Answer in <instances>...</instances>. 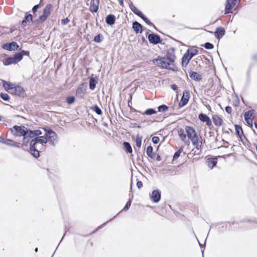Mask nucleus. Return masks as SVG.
<instances>
[{
    "mask_svg": "<svg viewBox=\"0 0 257 257\" xmlns=\"http://www.w3.org/2000/svg\"><path fill=\"white\" fill-rule=\"evenodd\" d=\"M36 19H33V15L29 12H26L24 20L21 22V26L23 28H25L27 24V23L31 22L35 25H39V23L35 22Z\"/></svg>",
    "mask_w": 257,
    "mask_h": 257,
    "instance_id": "6e6552de",
    "label": "nucleus"
},
{
    "mask_svg": "<svg viewBox=\"0 0 257 257\" xmlns=\"http://www.w3.org/2000/svg\"><path fill=\"white\" fill-rule=\"evenodd\" d=\"M33 139L30 141V149H34L36 148V146L38 144L35 138H32Z\"/></svg>",
    "mask_w": 257,
    "mask_h": 257,
    "instance_id": "de8ad7c7",
    "label": "nucleus"
},
{
    "mask_svg": "<svg viewBox=\"0 0 257 257\" xmlns=\"http://www.w3.org/2000/svg\"><path fill=\"white\" fill-rule=\"evenodd\" d=\"M194 56L190 52V50L187 49L186 52L184 54L181 59V64L183 67H185L188 64L190 61Z\"/></svg>",
    "mask_w": 257,
    "mask_h": 257,
    "instance_id": "9b49d317",
    "label": "nucleus"
},
{
    "mask_svg": "<svg viewBox=\"0 0 257 257\" xmlns=\"http://www.w3.org/2000/svg\"><path fill=\"white\" fill-rule=\"evenodd\" d=\"M183 147H181L176 152H175L173 155L172 160H176L180 156V154L183 152Z\"/></svg>",
    "mask_w": 257,
    "mask_h": 257,
    "instance_id": "f704fd0d",
    "label": "nucleus"
},
{
    "mask_svg": "<svg viewBox=\"0 0 257 257\" xmlns=\"http://www.w3.org/2000/svg\"><path fill=\"white\" fill-rule=\"evenodd\" d=\"M132 29L136 34H142L145 30V28L136 21L133 22Z\"/></svg>",
    "mask_w": 257,
    "mask_h": 257,
    "instance_id": "dca6fc26",
    "label": "nucleus"
},
{
    "mask_svg": "<svg viewBox=\"0 0 257 257\" xmlns=\"http://www.w3.org/2000/svg\"><path fill=\"white\" fill-rule=\"evenodd\" d=\"M87 87V83H82L77 87L76 91V96L78 98H83Z\"/></svg>",
    "mask_w": 257,
    "mask_h": 257,
    "instance_id": "9d476101",
    "label": "nucleus"
},
{
    "mask_svg": "<svg viewBox=\"0 0 257 257\" xmlns=\"http://www.w3.org/2000/svg\"><path fill=\"white\" fill-rule=\"evenodd\" d=\"M0 97L5 101H8L10 99V96L6 93H0Z\"/></svg>",
    "mask_w": 257,
    "mask_h": 257,
    "instance_id": "49530a36",
    "label": "nucleus"
},
{
    "mask_svg": "<svg viewBox=\"0 0 257 257\" xmlns=\"http://www.w3.org/2000/svg\"><path fill=\"white\" fill-rule=\"evenodd\" d=\"M158 111L161 112H164L169 109V107L166 104H162L158 106Z\"/></svg>",
    "mask_w": 257,
    "mask_h": 257,
    "instance_id": "58836bf2",
    "label": "nucleus"
},
{
    "mask_svg": "<svg viewBox=\"0 0 257 257\" xmlns=\"http://www.w3.org/2000/svg\"><path fill=\"white\" fill-rule=\"evenodd\" d=\"M209 117L206 114L200 113L198 115L199 119L202 122H205Z\"/></svg>",
    "mask_w": 257,
    "mask_h": 257,
    "instance_id": "ea45409f",
    "label": "nucleus"
},
{
    "mask_svg": "<svg viewBox=\"0 0 257 257\" xmlns=\"http://www.w3.org/2000/svg\"><path fill=\"white\" fill-rule=\"evenodd\" d=\"M23 143L22 145V149L23 150L25 151H29L28 149H26L24 148L25 147H27L28 146L29 144H30V138L28 137L27 135L24 136L23 137Z\"/></svg>",
    "mask_w": 257,
    "mask_h": 257,
    "instance_id": "bb28decb",
    "label": "nucleus"
},
{
    "mask_svg": "<svg viewBox=\"0 0 257 257\" xmlns=\"http://www.w3.org/2000/svg\"><path fill=\"white\" fill-rule=\"evenodd\" d=\"M156 61L157 66L161 68L167 69L170 66H171L174 62H171L169 61V59L165 57H161L159 56L157 58L154 60Z\"/></svg>",
    "mask_w": 257,
    "mask_h": 257,
    "instance_id": "423d86ee",
    "label": "nucleus"
},
{
    "mask_svg": "<svg viewBox=\"0 0 257 257\" xmlns=\"http://www.w3.org/2000/svg\"><path fill=\"white\" fill-rule=\"evenodd\" d=\"M15 142L11 139H6L5 141V145L13 147Z\"/></svg>",
    "mask_w": 257,
    "mask_h": 257,
    "instance_id": "864d4df0",
    "label": "nucleus"
},
{
    "mask_svg": "<svg viewBox=\"0 0 257 257\" xmlns=\"http://www.w3.org/2000/svg\"><path fill=\"white\" fill-rule=\"evenodd\" d=\"M40 8V4H37V5H35L33 8H32V12L33 13H34V14H35L37 11H38V10Z\"/></svg>",
    "mask_w": 257,
    "mask_h": 257,
    "instance_id": "bf43d9fd",
    "label": "nucleus"
},
{
    "mask_svg": "<svg viewBox=\"0 0 257 257\" xmlns=\"http://www.w3.org/2000/svg\"><path fill=\"white\" fill-rule=\"evenodd\" d=\"M225 110L228 114H231L232 112V108L230 106H226L225 107Z\"/></svg>",
    "mask_w": 257,
    "mask_h": 257,
    "instance_id": "69168bd1",
    "label": "nucleus"
},
{
    "mask_svg": "<svg viewBox=\"0 0 257 257\" xmlns=\"http://www.w3.org/2000/svg\"><path fill=\"white\" fill-rule=\"evenodd\" d=\"M251 58L252 60L254 61L257 62V53L253 54L251 57Z\"/></svg>",
    "mask_w": 257,
    "mask_h": 257,
    "instance_id": "774afa93",
    "label": "nucleus"
},
{
    "mask_svg": "<svg viewBox=\"0 0 257 257\" xmlns=\"http://www.w3.org/2000/svg\"><path fill=\"white\" fill-rule=\"evenodd\" d=\"M99 0H91L89 11L92 13H96L99 9Z\"/></svg>",
    "mask_w": 257,
    "mask_h": 257,
    "instance_id": "4be33fe9",
    "label": "nucleus"
},
{
    "mask_svg": "<svg viewBox=\"0 0 257 257\" xmlns=\"http://www.w3.org/2000/svg\"><path fill=\"white\" fill-rule=\"evenodd\" d=\"M178 134L182 141H185L186 139V134H185L184 130L183 128H180L178 129Z\"/></svg>",
    "mask_w": 257,
    "mask_h": 257,
    "instance_id": "7c9ffc66",
    "label": "nucleus"
},
{
    "mask_svg": "<svg viewBox=\"0 0 257 257\" xmlns=\"http://www.w3.org/2000/svg\"><path fill=\"white\" fill-rule=\"evenodd\" d=\"M29 151L31 155L35 158H38L40 156V151H38L36 148H34V149H30Z\"/></svg>",
    "mask_w": 257,
    "mask_h": 257,
    "instance_id": "72a5a7b5",
    "label": "nucleus"
},
{
    "mask_svg": "<svg viewBox=\"0 0 257 257\" xmlns=\"http://www.w3.org/2000/svg\"><path fill=\"white\" fill-rule=\"evenodd\" d=\"M16 53L19 54L20 55V56H21V60L23 59L24 55L29 56V54H30L29 51L24 50H20L19 51H18Z\"/></svg>",
    "mask_w": 257,
    "mask_h": 257,
    "instance_id": "37998d69",
    "label": "nucleus"
},
{
    "mask_svg": "<svg viewBox=\"0 0 257 257\" xmlns=\"http://www.w3.org/2000/svg\"><path fill=\"white\" fill-rule=\"evenodd\" d=\"M150 158L157 161H160L161 160V156L159 154H156L154 152V155L153 157H149Z\"/></svg>",
    "mask_w": 257,
    "mask_h": 257,
    "instance_id": "3c124183",
    "label": "nucleus"
},
{
    "mask_svg": "<svg viewBox=\"0 0 257 257\" xmlns=\"http://www.w3.org/2000/svg\"><path fill=\"white\" fill-rule=\"evenodd\" d=\"M225 30L223 27H218L216 28L214 32V36L217 39L219 40L225 35Z\"/></svg>",
    "mask_w": 257,
    "mask_h": 257,
    "instance_id": "6ab92c4d",
    "label": "nucleus"
},
{
    "mask_svg": "<svg viewBox=\"0 0 257 257\" xmlns=\"http://www.w3.org/2000/svg\"><path fill=\"white\" fill-rule=\"evenodd\" d=\"M190 96L189 91L187 90H184L179 102V108H182L187 105L189 100Z\"/></svg>",
    "mask_w": 257,
    "mask_h": 257,
    "instance_id": "f8f14e48",
    "label": "nucleus"
},
{
    "mask_svg": "<svg viewBox=\"0 0 257 257\" xmlns=\"http://www.w3.org/2000/svg\"><path fill=\"white\" fill-rule=\"evenodd\" d=\"M135 14L137 15L140 18H142L145 15L142 13V11L139 10V9L135 13Z\"/></svg>",
    "mask_w": 257,
    "mask_h": 257,
    "instance_id": "680f3d73",
    "label": "nucleus"
},
{
    "mask_svg": "<svg viewBox=\"0 0 257 257\" xmlns=\"http://www.w3.org/2000/svg\"><path fill=\"white\" fill-rule=\"evenodd\" d=\"M70 22V19L68 18L62 19L61 20V24L63 25H66Z\"/></svg>",
    "mask_w": 257,
    "mask_h": 257,
    "instance_id": "e2e57ef3",
    "label": "nucleus"
},
{
    "mask_svg": "<svg viewBox=\"0 0 257 257\" xmlns=\"http://www.w3.org/2000/svg\"><path fill=\"white\" fill-rule=\"evenodd\" d=\"M252 110H249L248 111H246L244 113V120L248 119H251V116L253 114Z\"/></svg>",
    "mask_w": 257,
    "mask_h": 257,
    "instance_id": "c03bdc74",
    "label": "nucleus"
},
{
    "mask_svg": "<svg viewBox=\"0 0 257 257\" xmlns=\"http://www.w3.org/2000/svg\"><path fill=\"white\" fill-rule=\"evenodd\" d=\"M113 219V218H111L110 219V220L107 221L106 222L103 223V224H102L101 225H100V226H98L95 230H94L92 233L93 234V233H96L98 230L100 229L101 228H102V227H103L104 226L106 225V224L109 221H110L111 220H112Z\"/></svg>",
    "mask_w": 257,
    "mask_h": 257,
    "instance_id": "09e8293b",
    "label": "nucleus"
},
{
    "mask_svg": "<svg viewBox=\"0 0 257 257\" xmlns=\"http://www.w3.org/2000/svg\"><path fill=\"white\" fill-rule=\"evenodd\" d=\"M143 184L141 181H138L137 182V186L138 189H140L143 187Z\"/></svg>",
    "mask_w": 257,
    "mask_h": 257,
    "instance_id": "338daca9",
    "label": "nucleus"
},
{
    "mask_svg": "<svg viewBox=\"0 0 257 257\" xmlns=\"http://www.w3.org/2000/svg\"><path fill=\"white\" fill-rule=\"evenodd\" d=\"M90 109L94 111L97 114L101 115L102 114V111L100 107L97 105L95 104L90 107Z\"/></svg>",
    "mask_w": 257,
    "mask_h": 257,
    "instance_id": "473e14b6",
    "label": "nucleus"
},
{
    "mask_svg": "<svg viewBox=\"0 0 257 257\" xmlns=\"http://www.w3.org/2000/svg\"><path fill=\"white\" fill-rule=\"evenodd\" d=\"M157 113V111L154 109L152 108H150L147 109L143 114H146L147 115H151L152 114H156Z\"/></svg>",
    "mask_w": 257,
    "mask_h": 257,
    "instance_id": "e433bc0d",
    "label": "nucleus"
},
{
    "mask_svg": "<svg viewBox=\"0 0 257 257\" xmlns=\"http://www.w3.org/2000/svg\"><path fill=\"white\" fill-rule=\"evenodd\" d=\"M236 135L240 139L242 140V138L243 137L244 139L247 140L246 138L243 135V131L241 126L239 124H235L234 125Z\"/></svg>",
    "mask_w": 257,
    "mask_h": 257,
    "instance_id": "5701e85b",
    "label": "nucleus"
},
{
    "mask_svg": "<svg viewBox=\"0 0 257 257\" xmlns=\"http://www.w3.org/2000/svg\"><path fill=\"white\" fill-rule=\"evenodd\" d=\"M97 80L98 79L96 77L91 76L89 78V86L90 89L92 90L94 89L97 83Z\"/></svg>",
    "mask_w": 257,
    "mask_h": 257,
    "instance_id": "cd10ccee",
    "label": "nucleus"
},
{
    "mask_svg": "<svg viewBox=\"0 0 257 257\" xmlns=\"http://www.w3.org/2000/svg\"><path fill=\"white\" fill-rule=\"evenodd\" d=\"M15 84L6 80L3 81V87L7 92L10 94H11Z\"/></svg>",
    "mask_w": 257,
    "mask_h": 257,
    "instance_id": "412c9836",
    "label": "nucleus"
},
{
    "mask_svg": "<svg viewBox=\"0 0 257 257\" xmlns=\"http://www.w3.org/2000/svg\"><path fill=\"white\" fill-rule=\"evenodd\" d=\"M202 46L207 50H211L214 48V45L210 42H206Z\"/></svg>",
    "mask_w": 257,
    "mask_h": 257,
    "instance_id": "8fccbe9b",
    "label": "nucleus"
},
{
    "mask_svg": "<svg viewBox=\"0 0 257 257\" xmlns=\"http://www.w3.org/2000/svg\"><path fill=\"white\" fill-rule=\"evenodd\" d=\"M247 221L248 223L253 222L257 223V219L254 217L247 218Z\"/></svg>",
    "mask_w": 257,
    "mask_h": 257,
    "instance_id": "052dcab7",
    "label": "nucleus"
},
{
    "mask_svg": "<svg viewBox=\"0 0 257 257\" xmlns=\"http://www.w3.org/2000/svg\"><path fill=\"white\" fill-rule=\"evenodd\" d=\"M35 138L38 143H40L41 144H46L47 143V140H46V137H45V135L43 136H39Z\"/></svg>",
    "mask_w": 257,
    "mask_h": 257,
    "instance_id": "2f4dec72",
    "label": "nucleus"
},
{
    "mask_svg": "<svg viewBox=\"0 0 257 257\" xmlns=\"http://www.w3.org/2000/svg\"><path fill=\"white\" fill-rule=\"evenodd\" d=\"M2 47L5 50L11 51L18 50L20 47L16 42L12 41L11 42H8L4 44L2 46Z\"/></svg>",
    "mask_w": 257,
    "mask_h": 257,
    "instance_id": "ddd939ff",
    "label": "nucleus"
},
{
    "mask_svg": "<svg viewBox=\"0 0 257 257\" xmlns=\"http://www.w3.org/2000/svg\"><path fill=\"white\" fill-rule=\"evenodd\" d=\"M207 236L206 237L205 240V241H204V244H201L199 242V246L201 248V252H202V257H204V249H205V243H206V239H207Z\"/></svg>",
    "mask_w": 257,
    "mask_h": 257,
    "instance_id": "603ef678",
    "label": "nucleus"
},
{
    "mask_svg": "<svg viewBox=\"0 0 257 257\" xmlns=\"http://www.w3.org/2000/svg\"><path fill=\"white\" fill-rule=\"evenodd\" d=\"M11 94L21 98L26 96V93L24 88L17 84H15Z\"/></svg>",
    "mask_w": 257,
    "mask_h": 257,
    "instance_id": "0eeeda50",
    "label": "nucleus"
},
{
    "mask_svg": "<svg viewBox=\"0 0 257 257\" xmlns=\"http://www.w3.org/2000/svg\"><path fill=\"white\" fill-rule=\"evenodd\" d=\"M185 132L186 136L191 141L192 145H196L199 141V137L195 129L191 126L186 125Z\"/></svg>",
    "mask_w": 257,
    "mask_h": 257,
    "instance_id": "7ed1b4c3",
    "label": "nucleus"
},
{
    "mask_svg": "<svg viewBox=\"0 0 257 257\" xmlns=\"http://www.w3.org/2000/svg\"><path fill=\"white\" fill-rule=\"evenodd\" d=\"M52 9V5L50 4H47L43 9L42 14L36 19L35 22L39 23V25L45 22L51 15Z\"/></svg>",
    "mask_w": 257,
    "mask_h": 257,
    "instance_id": "f03ea898",
    "label": "nucleus"
},
{
    "mask_svg": "<svg viewBox=\"0 0 257 257\" xmlns=\"http://www.w3.org/2000/svg\"><path fill=\"white\" fill-rule=\"evenodd\" d=\"M103 40V36L101 33L96 35L93 39V41L95 43H99Z\"/></svg>",
    "mask_w": 257,
    "mask_h": 257,
    "instance_id": "a19ab883",
    "label": "nucleus"
},
{
    "mask_svg": "<svg viewBox=\"0 0 257 257\" xmlns=\"http://www.w3.org/2000/svg\"><path fill=\"white\" fill-rule=\"evenodd\" d=\"M245 121L249 126H250L251 128H252V120L251 119V118L246 119L245 120Z\"/></svg>",
    "mask_w": 257,
    "mask_h": 257,
    "instance_id": "0e129e2a",
    "label": "nucleus"
},
{
    "mask_svg": "<svg viewBox=\"0 0 257 257\" xmlns=\"http://www.w3.org/2000/svg\"><path fill=\"white\" fill-rule=\"evenodd\" d=\"M28 127L24 125H14L11 128L12 134L15 136L23 137L27 135Z\"/></svg>",
    "mask_w": 257,
    "mask_h": 257,
    "instance_id": "20e7f679",
    "label": "nucleus"
},
{
    "mask_svg": "<svg viewBox=\"0 0 257 257\" xmlns=\"http://www.w3.org/2000/svg\"><path fill=\"white\" fill-rule=\"evenodd\" d=\"M123 149L127 153H132L133 152V149L131 145L129 142H124L123 144Z\"/></svg>",
    "mask_w": 257,
    "mask_h": 257,
    "instance_id": "c756f323",
    "label": "nucleus"
},
{
    "mask_svg": "<svg viewBox=\"0 0 257 257\" xmlns=\"http://www.w3.org/2000/svg\"><path fill=\"white\" fill-rule=\"evenodd\" d=\"M148 39L149 42L153 45H157L158 44H163L162 40L160 35L155 33H151L148 35Z\"/></svg>",
    "mask_w": 257,
    "mask_h": 257,
    "instance_id": "1a4fd4ad",
    "label": "nucleus"
},
{
    "mask_svg": "<svg viewBox=\"0 0 257 257\" xmlns=\"http://www.w3.org/2000/svg\"><path fill=\"white\" fill-rule=\"evenodd\" d=\"M136 145L137 147L139 148L141 147L142 145V137L140 136L139 135H138L136 136Z\"/></svg>",
    "mask_w": 257,
    "mask_h": 257,
    "instance_id": "a18cd8bd",
    "label": "nucleus"
},
{
    "mask_svg": "<svg viewBox=\"0 0 257 257\" xmlns=\"http://www.w3.org/2000/svg\"><path fill=\"white\" fill-rule=\"evenodd\" d=\"M217 161L216 157H210L206 159V163L208 165V168L212 169L216 166Z\"/></svg>",
    "mask_w": 257,
    "mask_h": 257,
    "instance_id": "a211bd4d",
    "label": "nucleus"
},
{
    "mask_svg": "<svg viewBox=\"0 0 257 257\" xmlns=\"http://www.w3.org/2000/svg\"><path fill=\"white\" fill-rule=\"evenodd\" d=\"M116 18L113 14H109L105 17V23L109 26H112L115 23Z\"/></svg>",
    "mask_w": 257,
    "mask_h": 257,
    "instance_id": "393cba45",
    "label": "nucleus"
},
{
    "mask_svg": "<svg viewBox=\"0 0 257 257\" xmlns=\"http://www.w3.org/2000/svg\"><path fill=\"white\" fill-rule=\"evenodd\" d=\"M172 66H170L167 69L172 70L174 72L178 71L179 69L178 67L175 66L173 64H172Z\"/></svg>",
    "mask_w": 257,
    "mask_h": 257,
    "instance_id": "6e6d98bb",
    "label": "nucleus"
},
{
    "mask_svg": "<svg viewBox=\"0 0 257 257\" xmlns=\"http://www.w3.org/2000/svg\"><path fill=\"white\" fill-rule=\"evenodd\" d=\"M151 200L154 203H158L160 201L161 197V192L159 189L154 190L150 194Z\"/></svg>",
    "mask_w": 257,
    "mask_h": 257,
    "instance_id": "2eb2a0df",
    "label": "nucleus"
},
{
    "mask_svg": "<svg viewBox=\"0 0 257 257\" xmlns=\"http://www.w3.org/2000/svg\"><path fill=\"white\" fill-rule=\"evenodd\" d=\"M21 61V56L18 53H15L13 56L7 57L3 60V64L8 66L12 64H16Z\"/></svg>",
    "mask_w": 257,
    "mask_h": 257,
    "instance_id": "39448f33",
    "label": "nucleus"
},
{
    "mask_svg": "<svg viewBox=\"0 0 257 257\" xmlns=\"http://www.w3.org/2000/svg\"><path fill=\"white\" fill-rule=\"evenodd\" d=\"M189 74L190 77L194 81L198 82L202 79L201 75L195 71L191 70Z\"/></svg>",
    "mask_w": 257,
    "mask_h": 257,
    "instance_id": "a878e982",
    "label": "nucleus"
},
{
    "mask_svg": "<svg viewBox=\"0 0 257 257\" xmlns=\"http://www.w3.org/2000/svg\"><path fill=\"white\" fill-rule=\"evenodd\" d=\"M163 57L167 58L171 62H174L176 58L175 55V48L171 47L168 49L165 56Z\"/></svg>",
    "mask_w": 257,
    "mask_h": 257,
    "instance_id": "f3484780",
    "label": "nucleus"
},
{
    "mask_svg": "<svg viewBox=\"0 0 257 257\" xmlns=\"http://www.w3.org/2000/svg\"><path fill=\"white\" fill-rule=\"evenodd\" d=\"M45 131V137L47 140V143H49L51 145L55 146L57 143V135L52 128L45 126L42 127Z\"/></svg>",
    "mask_w": 257,
    "mask_h": 257,
    "instance_id": "f257e3e1",
    "label": "nucleus"
},
{
    "mask_svg": "<svg viewBox=\"0 0 257 257\" xmlns=\"http://www.w3.org/2000/svg\"><path fill=\"white\" fill-rule=\"evenodd\" d=\"M189 50H190V52L191 53V54L193 55V56H196L198 53V50L196 49H193L192 48H190L188 49Z\"/></svg>",
    "mask_w": 257,
    "mask_h": 257,
    "instance_id": "5fc2aeb1",
    "label": "nucleus"
},
{
    "mask_svg": "<svg viewBox=\"0 0 257 257\" xmlns=\"http://www.w3.org/2000/svg\"><path fill=\"white\" fill-rule=\"evenodd\" d=\"M237 1V0H226L224 10L225 15L232 13V10L235 6Z\"/></svg>",
    "mask_w": 257,
    "mask_h": 257,
    "instance_id": "4468645a",
    "label": "nucleus"
},
{
    "mask_svg": "<svg viewBox=\"0 0 257 257\" xmlns=\"http://www.w3.org/2000/svg\"><path fill=\"white\" fill-rule=\"evenodd\" d=\"M132 199H133V198L128 199V200L126 203V204H125V206H124V207L116 215H115L112 218L113 219L117 215H118L122 211H127L129 209V208H130V207H131V204H132Z\"/></svg>",
    "mask_w": 257,
    "mask_h": 257,
    "instance_id": "c85d7f7f",
    "label": "nucleus"
},
{
    "mask_svg": "<svg viewBox=\"0 0 257 257\" xmlns=\"http://www.w3.org/2000/svg\"><path fill=\"white\" fill-rule=\"evenodd\" d=\"M147 25L150 26H153V28H154L156 30L157 29V28L154 25V24L151 22V21L149 20V19L145 15H144L142 18H141Z\"/></svg>",
    "mask_w": 257,
    "mask_h": 257,
    "instance_id": "c9c22d12",
    "label": "nucleus"
},
{
    "mask_svg": "<svg viewBox=\"0 0 257 257\" xmlns=\"http://www.w3.org/2000/svg\"><path fill=\"white\" fill-rule=\"evenodd\" d=\"M152 141L154 144H157L160 141V138L157 136H154L152 138Z\"/></svg>",
    "mask_w": 257,
    "mask_h": 257,
    "instance_id": "13d9d810",
    "label": "nucleus"
},
{
    "mask_svg": "<svg viewBox=\"0 0 257 257\" xmlns=\"http://www.w3.org/2000/svg\"><path fill=\"white\" fill-rule=\"evenodd\" d=\"M146 154L148 157H153L154 155L153 148L151 145L148 146L146 149Z\"/></svg>",
    "mask_w": 257,
    "mask_h": 257,
    "instance_id": "4c0bfd02",
    "label": "nucleus"
},
{
    "mask_svg": "<svg viewBox=\"0 0 257 257\" xmlns=\"http://www.w3.org/2000/svg\"><path fill=\"white\" fill-rule=\"evenodd\" d=\"M212 119L213 123L218 126H220L223 124L222 118L217 114L212 115Z\"/></svg>",
    "mask_w": 257,
    "mask_h": 257,
    "instance_id": "b1692460",
    "label": "nucleus"
},
{
    "mask_svg": "<svg viewBox=\"0 0 257 257\" xmlns=\"http://www.w3.org/2000/svg\"><path fill=\"white\" fill-rule=\"evenodd\" d=\"M75 100V97L73 96H69L66 97L65 101L69 105L72 104Z\"/></svg>",
    "mask_w": 257,
    "mask_h": 257,
    "instance_id": "79ce46f5",
    "label": "nucleus"
},
{
    "mask_svg": "<svg viewBox=\"0 0 257 257\" xmlns=\"http://www.w3.org/2000/svg\"><path fill=\"white\" fill-rule=\"evenodd\" d=\"M42 134V132L40 130H32L28 128L27 135L30 139L34 138L40 136Z\"/></svg>",
    "mask_w": 257,
    "mask_h": 257,
    "instance_id": "aec40b11",
    "label": "nucleus"
},
{
    "mask_svg": "<svg viewBox=\"0 0 257 257\" xmlns=\"http://www.w3.org/2000/svg\"><path fill=\"white\" fill-rule=\"evenodd\" d=\"M130 8L131 10L132 11V12L135 14L136 12L138 10L137 8L132 3H131L129 4Z\"/></svg>",
    "mask_w": 257,
    "mask_h": 257,
    "instance_id": "4d7b16f0",
    "label": "nucleus"
}]
</instances>
